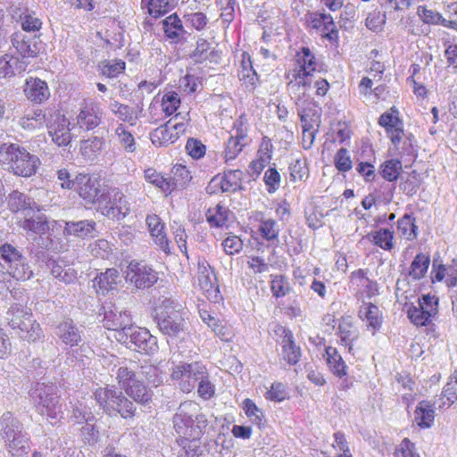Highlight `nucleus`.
<instances>
[{
    "mask_svg": "<svg viewBox=\"0 0 457 457\" xmlns=\"http://www.w3.org/2000/svg\"><path fill=\"white\" fill-rule=\"evenodd\" d=\"M144 177L148 183L160 188L163 193L170 194V185H169L168 177H164L153 168L146 169Z\"/></svg>",
    "mask_w": 457,
    "mask_h": 457,
    "instance_id": "obj_44",
    "label": "nucleus"
},
{
    "mask_svg": "<svg viewBox=\"0 0 457 457\" xmlns=\"http://www.w3.org/2000/svg\"><path fill=\"white\" fill-rule=\"evenodd\" d=\"M216 4L220 10V17L226 22H230L234 19L236 0H216Z\"/></svg>",
    "mask_w": 457,
    "mask_h": 457,
    "instance_id": "obj_60",
    "label": "nucleus"
},
{
    "mask_svg": "<svg viewBox=\"0 0 457 457\" xmlns=\"http://www.w3.org/2000/svg\"><path fill=\"white\" fill-rule=\"evenodd\" d=\"M149 233L155 244L165 253H170V240L164 231L165 223L156 214H148L145 218Z\"/></svg>",
    "mask_w": 457,
    "mask_h": 457,
    "instance_id": "obj_20",
    "label": "nucleus"
},
{
    "mask_svg": "<svg viewBox=\"0 0 457 457\" xmlns=\"http://www.w3.org/2000/svg\"><path fill=\"white\" fill-rule=\"evenodd\" d=\"M180 104V98L176 92H169L162 97V111L166 115L170 116L173 114Z\"/></svg>",
    "mask_w": 457,
    "mask_h": 457,
    "instance_id": "obj_57",
    "label": "nucleus"
},
{
    "mask_svg": "<svg viewBox=\"0 0 457 457\" xmlns=\"http://www.w3.org/2000/svg\"><path fill=\"white\" fill-rule=\"evenodd\" d=\"M28 62L12 55L0 57V78L12 77L24 72Z\"/></svg>",
    "mask_w": 457,
    "mask_h": 457,
    "instance_id": "obj_28",
    "label": "nucleus"
},
{
    "mask_svg": "<svg viewBox=\"0 0 457 457\" xmlns=\"http://www.w3.org/2000/svg\"><path fill=\"white\" fill-rule=\"evenodd\" d=\"M162 23L168 38L179 41L186 34L182 21L176 13L166 17Z\"/></svg>",
    "mask_w": 457,
    "mask_h": 457,
    "instance_id": "obj_33",
    "label": "nucleus"
},
{
    "mask_svg": "<svg viewBox=\"0 0 457 457\" xmlns=\"http://www.w3.org/2000/svg\"><path fill=\"white\" fill-rule=\"evenodd\" d=\"M178 443L181 445L178 457H199L202 454L200 439H185L183 444L181 441Z\"/></svg>",
    "mask_w": 457,
    "mask_h": 457,
    "instance_id": "obj_50",
    "label": "nucleus"
},
{
    "mask_svg": "<svg viewBox=\"0 0 457 457\" xmlns=\"http://www.w3.org/2000/svg\"><path fill=\"white\" fill-rule=\"evenodd\" d=\"M102 213L112 220H121L129 212L130 206L124 194L118 188H112L99 198Z\"/></svg>",
    "mask_w": 457,
    "mask_h": 457,
    "instance_id": "obj_11",
    "label": "nucleus"
},
{
    "mask_svg": "<svg viewBox=\"0 0 457 457\" xmlns=\"http://www.w3.org/2000/svg\"><path fill=\"white\" fill-rule=\"evenodd\" d=\"M408 318L416 326H425L430 320L431 316L425 312L422 307L411 305L407 312Z\"/></svg>",
    "mask_w": 457,
    "mask_h": 457,
    "instance_id": "obj_56",
    "label": "nucleus"
},
{
    "mask_svg": "<svg viewBox=\"0 0 457 457\" xmlns=\"http://www.w3.org/2000/svg\"><path fill=\"white\" fill-rule=\"evenodd\" d=\"M103 120V111L97 103L86 104L77 116V125L85 131L97 128Z\"/></svg>",
    "mask_w": 457,
    "mask_h": 457,
    "instance_id": "obj_18",
    "label": "nucleus"
},
{
    "mask_svg": "<svg viewBox=\"0 0 457 457\" xmlns=\"http://www.w3.org/2000/svg\"><path fill=\"white\" fill-rule=\"evenodd\" d=\"M390 112H384L378 119V124L385 128L386 132L393 145L399 149V144L404 136L403 122L398 117V111L395 107L390 109Z\"/></svg>",
    "mask_w": 457,
    "mask_h": 457,
    "instance_id": "obj_15",
    "label": "nucleus"
},
{
    "mask_svg": "<svg viewBox=\"0 0 457 457\" xmlns=\"http://www.w3.org/2000/svg\"><path fill=\"white\" fill-rule=\"evenodd\" d=\"M120 144L126 152L133 153L136 151V142L133 135L128 131L123 124H119L115 129Z\"/></svg>",
    "mask_w": 457,
    "mask_h": 457,
    "instance_id": "obj_51",
    "label": "nucleus"
},
{
    "mask_svg": "<svg viewBox=\"0 0 457 457\" xmlns=\"http://www.w3.org/2000/svg\"><path fill=\"white\" fill-rule=\"evenodd\" d=\"M370 241L384 250L393 248V233L388 228H381L374 234L368 235Z\"/></svg>",
    "mask_w": 457,
    "mask_h": 457,
    "instance_id": "obj_48",
    "label": "nucleus"
},
{
    "mask_svg": "<svg viewBox=\"0 0 457 457\" xmlns=\"http://www.w3.org/2000/svg\"><path fill=\"white\" fill-rule=\"evenodd\" d=\"M206 374L207 369L201 362H180L173 367L170 378L183 393L188 394L195 389L199 378L206 377Z\"/></svg>",
    "mask_w": 457,
    "mask_h": 457,
    "instance_id": "obj_10",
    "label": "nucleus"
},
{
    "mask_svg": "<svg viewBox=\"0 0 457 457\" xmlns=\"http://www.w3.org/2000/svg\"><path fill=\"white\" fill-rule=\"evenodd\" d=\"M75 184L74 190L78 192L86 204H99L100 184L96 178L87 174H78L75 177Z\"/></svg>",
    "mask_w": 457,
    "mask_h": 457,
    "instance_id": "obj_17",
    "label": "nucleus"
},
{
    "mask_svg": "<svg viewBox=\"0 0 457 457\" xmlns=\"http://www.w3.org/2000/svg\"><path fill=\"white\" fill-rule=\"evenodd\" d=\"M125 393L136 403L146 406L152 401L153 393L140 380L133 382L129 387H125Z\"/></svg>",
    "mask_w": 457,
    "mask_h": 457,
    "instance_id": "obj_34",
    "label": "nucleus"
},
{
    "mask_svg": "<svg viewBox=\"0 0 457 457\" xmlns=\"http://www.w3.org/2000/svg\"><path fill=\"white\" fill-rule=\"evenodd\" d=\"M197 281L199 287L209 293L213 290L214 299L217 301L220 295L218 286L216 285V277L213 270L205 259H199L197 262Z\"/></svg>",
    "mask_w": 457,
    "mask_h": 457,
    "instance_id": "obj_23",
    "label": "nucleus"
},
{
    "mask_svg": "<svg viewBox=\"0 0 457 457\" xmlns=\"http://www.w3.org/2000/svg\"><path fill=\"white\" fill-rule=\"evenodd\" d=\"M8 204L12 212H21L24 216H29L40 211L39 206L32 198L19 191H13L9 195Z\"/></svg>",
    "mask_w": 457,
    "mask_h": 457,
    "instance_id": "obj_22",
    "label": "nucleus"
},
{
    "mask_svg": "<svg viewBox=\"0 0 457 457\" xmlns=\"http://www.w3.org/2000/svg\"><path fill=\"white\" fill-rule=\"evenodd\" d=\"M55 337L65 345L72 348L79 346V351L85 357H89L93 353L87 344H81L83 330L72 320H65L58 323L54 329Z\"/></svg>",
    "mask_w": 457,
    "mask_h": 457,
    "instance_id": "obj_12",
    "label": "nucleus"
},
{
    "mask_svg": "<svg viewBox=\"0 0 457 457\" xmlns=\"http://www.w3.org/2000/svg\"><path fill=\"white\" fill-rule=\"evenodd\" d=\"M142 3L147 4L149 14L154 18H158L168 12V0H142Z\"/></svg>",
    "mask_w": 457,
    "mask_h": 457,
    "instance_id": "obj_59",
    "label": "nucleus"
},
{
    "mask_svg": "<svg viewBox=\"0 0 457 457\" xmlns=\"http://www.w3.org/2000/svg\"><path fill=\"white\" fill-rule=\"evenodd\" d=\"M442 395L443 397L446 398L448 405L453 404L457 400V370L450 377Z\"/></svg>",
    "mask_w": 457,
    "mask_h": 457,
    "instance_id": "obj_61",
    "label": "nucleus"
},
{
    "mask_svg": "<svg viewBox=\"0 0 457 457\" xmlns=\"http://www.w3.org/2000/svg\"><path fill=\"white\" fill-rule=\"evenodd\" d=\"M71 418L77 424H90L96 421L91 409L82 403L73 407Z\"/></svg>",
    "mask_w": 457,
    "mask_h": 457,
    "instance_id": "obj_49",
    "label": "nucleus"
},
{
    "mask_svg": "<svg viewBox=\"0 0 457 457\" xmlns=\"http://www.w3.org/2000/svg\"><path fill=\"white\" fill-rule=\"evenodd\" d=\"M47 120H51L49 111L36 108L21 117L18 123L24 130L35 131L43 129Z\"/></svg>",
    "mask_w": 457,
    "mask_h": 457,
    "instance_id": "obj_26",
    "label": "nucleus"
},
{
    "mask_svg": "<svg viewBox=\"0 0 457 457\" xmlns=\"http://www.w3.org/2000/svg\"><path fill=\"white\" fill-rule=\"evenodd\" d=\"M116 378L120 386L125 390V387H129L133 382L137 381V374L132 369L128 367H120L117 370Z\"/></svg>",
    "mask_w": 457,
    "mask_h": 457,
    "instance_id": "obj_55",
    "label": "nucleus"
},
{
    "mask_svg": "<svg viewBox=\"0 0 457 457\" xmlns=\"http://www.w3.org/2000/svg\"><path fill=\"white\" fill-rule=\"evenodd\" d=\"M9 326L17 330L18 336L29 342H35L42 337L39 323L33 318L32 313L18 304L12 305L7 312Z\"/></svg>",
    "mask_w": 457,
    "mask_h": 457,
    "instance_id": "obj_6",
    "label": "nucleus"
},
{
    "mask_svg": "<svg viewBox=\"0 0 457 457\" xmlns=\"http://www.w3.org/2000/svg\"><path fill=\"white\" fill-rule=\"evenodd\" d=\"M24 93L28 99L38 104L50 96L46 82L38 78H29L26 80Z\"/></svg>",
    "mask_w": 457,
    "mask_h": 457,
    "instance_id": "obj_27",
    "label": "nucleus"
},
{
    "mask_svg": "<svg viewBox=\"0 0 457 457\" xmlns=\"http://www.w3.org/2000/svg\"><path fill=\"white\" fill-rule=\"evenodd\" d=\"M31 401L38 414L46 417L51 424L62 418L60 391L54 383L37 382L29 390Z\"/></svg>",
    "mask_w": 457,
    "mask_h": 457,
    "instance_id": "obj_4",
    "label": "nucleus"
},
{
    "mask_svg": "<svg viewBox=\"0 0 457 457\" xmlns=\"http://www.w3.org/2000/svg\"><path fill=\"white\" fill-rule=\"evenodd\" d=\"M1 265L7 273L17 280L29 279L33 272L26 262V258L13 245L4 244L0 247Z\"/></svg>",
    "mask_w": 457,
    "mask_h": 457,
    "instance_id": "obj_8",
    "label": "nucleus"
},
{
    "mask_svg": "<svg viewBox=\"0 0 457 457\" xmlns=\"http://www.w3.org/2000/svg\"><path fill=\"white\" fill-rule=\"evenodd\" d=\"M95 398L100 408L111 417L120 414L124 419H131L135 415L134 403L113 386L98 388Z\"/></svg>",
    "mask_w": 457,
    "mask_h": 457,
    "instance_id": "obj_5",
    "label": "nucleus"
},
{
    "mask_svg": "<svg viewBox=\"0 0 457 457\" xmlns=\"http://www.w3.org/2000/svg\"><path fill=\"white\" fill-rule=\"evenodd\" d=\"M402 167V162L399 160L391 159L381 164L379 172L383 179L392 182L398 179Z\"/></svg>",
    "mask_w": 457,
    "mask_h": 457,
    "instance_id": "obj_46",
    "label": "nucleus"
},
{
    "mask_svg": "<svg viewBox=\"0 0 457 457\" xmlns=\"http://www.w3.org/2000/svg\"><path fill=\"white\" fill-rule=\"evenodd\" d=\"M104 324L108 329L119 334L132 326V320L129 312L115 309L104 313Z\"/></svg>",
    "mask_w": 457,
    "mask_h": 457,
    "instance_id": "obj_25",
    "label": "nucleus"
},
{
    "mask_svg": "<svg viewBox=\"0 0 457 457\" xmlns=\"http://www.w3.org/2000/svg\"><path fill=\"white\" fill-rule=\"evenodd\" d=\"M109 108L120 120L124 122L129 123L131 126L136 125L137 116L131 107L129 105L113 101L110 104Z\"/></svg>",
    "mask_w": 457,
    "mask_h": 457,
    "instance_id": "obj_43",
    "label": "nucleus"
},
{
    "mask_svg": "<svg viewBox=\"0 0 457 457\" xmlns=\"http://www.w3.org/2000/svg\"><path fill=\"white\" fill-rule=\"evenodd\" d=\"M170 185V193L176 189H182L191 181L192 176L186 166L175 165L171 170V176L168 177Z\"/></svg>",
    "mask_w": 457,
    "mask_h": 457,
    "instance_id": "obj_35",
    "label": "nucleus"
},
{
    "mask_svg": "<svg viewBox=\"0 0 457 457\" xmlns=\"http://www.w3.org/2000/svg\"><path fill=\"white\" fill-rule=\"evenodd\" d=\"M194 401H185L179 404L172 418V425L177 441L183 444L185 439H201L208 425L205 414Z\"/></svg>",
    "mask_w": 457,
    "mask_h": 457,
    "instance_id": "obj_1",
    "label": "nucleus"
},
{
    "mask_svg": "<svg viewBox=\"0 0 457 457\" xmlns=\"http://www.w3.org/2000/svg\"><path fill=\"white\" fill-rule=\"evenodd\" d=\"M338 334L342 345L347 346L349 352H351L353 349V343L359 337L358 328L353 326L351 320L344 319L339 324Z\"/></svg>",
    "mask_w": 457,
    "mask_h": 457,
    "instance_id": "obj_38",
    "label": "nucleus"
},
{
    "mask_svg": "<svg viewBox=\"0 0 457 457\" xmlns=\"http://www.w3.org/2000/svg\"><path fill=\"white\" fill-rule=\"evenodd\" d=\"M64 233L81 238L93 237L96 233V222L88 220L66 221Z\"/></svg>",
    "mask_w": 457,
    "mask_h": 457,
    "instance_id": "obj_29",
    "label": "nucleus"
},
{
    "mask_svg": "<svg viewBox=\"0 0 457 457\" xmlns=\"http://www.w3.org/2000/svg\"><path fill=\"white\" fill-rule=\"evenodd\" d=\"M121 282V276L117 269H107L104 272L99 273L93 280V287L97 294L105 295L106 293L116 290Z\"/></svg>",
    "mask_w": 457,
    "mask_h": 457,
    "instance_id": "obj_21",
    "label": "nucleus"
},
{
    "mask_svg": "<svg viewBox=\"0 0 457 457\" xmlns=\"http://www.w3.org/2000/svg\"><path fill=\"white\" fill-rule=\"evenodd\" d=\"M0 436L4 439L8 450L12 455L14 451H25L28 442L23 435L22 424L10 411H5L0 419Z\"/></svg>",
    "mask_w": 457,
    "mask_h": 457,
    "instance_id": "obj_9",
    "label": "nucleus"
},
{
    "mask_svg": "<svg viewBox=\"0 0 457 457\" xmlns=\"http://www.w3.org/2000/svg\"><path fill=\"white\" fill-rule=\"evenodd\" d=\"M186 312L170 298H164L154 309V320L159 331L171 338H178L187 329Z\"/></svg>",
    "mask_w": 457,
    "mask_h": 457,
    "instance_id": "obj_3",
    "label": "nucleus"
},
{
    "mask_svg": "<svg viewBox=\"0 0 457 457\" xmlns=\"http://www.w3.org/2000/svg\"><path fill=\"white\" fill-rule=\"evenodd\" d=\"M395 457H420L416 451L415 445L408 438H404L395 452Z\"/></svg>",
    "mask_w": 457,
    "mask_h": 457,
    "instance_id": "obj_64",
    "label": "nucleus"
},
{
    "mask_svg": "<svg viewBox=\"0 0 457 457\" xmlns=\"http://www.w3.org/2000/svg\"><path fill=\"white\" fill-rule=\"evenodd\" d=\"M19 225L24 230L37 235L46 234L49 229L48 220L46 215L35 213L29 216H24L23 220L19 221Z\"/></svg>",
    "mask_w": 457,
    "mask_h": 457,
    "instance_id": "obj_30",
    "label": "nucleus"
},
{
    "mask_svg": "<svg viewBox=\"0 0 457 457\" xmlns=\"http://www.w3.org/2000/svg\"><path fill=\"white\" fill-rule=\"evenodd\" d=\"M243 172L240 170H229L225 171L219 181L222 192L234 193L242 190Z\"/></svg>",
    "mask_w": 457,
    "mask_h": 457,
    "instance_id": "obj_31",
    "label": "nucleus"
},
{
    "mask_svg": "<svg viewBox=\"0 0 457 457\" xmlns=\"http://www.w3.org/2000/svg\"><path fill=\"white\" fill-rule=\"evenodd\" d=\"M51 120H47L46 127L52 141L58 146H67L72 136L70 129V120L62 114L55 111H49Z\"/></svg>",
    "mask_w": 457,
    "mask_h": 457,
    "instance_id": "obj_13",
    "label": "nucleus"
},
{
    "mask_svg": "<svg viewBox=\"0 0 457 457\" xmlns=\"http://www.w3.org/2000/svg\"><path fill=\"white\" fill-rule=\"evenodd\" d=\"M435 419L433 405L428 401H421L414 412V420L422 428H430Z\"/></svg>",
    "mask_w": 457,
    "mask_h": 457,
    "instance_id": "obj_32",
    "label": "nucleus"
},
{
    "mask_svg": "<svg viewBox=\"0 0 457 457\" xmlns=\"http://www.w3.org/2000/svg\"><path fill=\"white\" fill-rule=\"evenodd\" d=\"M229 211L221 204H217L214 208H210L206 212V220L211 226L217 228L224 226L228 220Z\"/></svg>",
    "mask_w": 457,
    "mask_h": 457,
    "instance_id": "obj_42",
    "label": "nucleus"
},
{
    "mask_svg": "<svg viewBox=\"0 0 457 457\" xmlns=\"http://www.w3.org/2000/svg\"><path fill=\"white\" fill-rule=\"evenodd\" d=\"M104 145V139L102 137H94L80 142V151L86 158L93 160L101 152Z\"/></svg>",
    "mask_w": 457,
    "mask_h": 457,
    "instance_id": "obj_41",
    "label": "nucleus"
},
{
    "mask_svg": "<svg viewBox=\"0 0 457 457\" xmlns=\"http://www.w3.org/2000/svg\"><path fill=\"white\" fill-rule=\"evenodd\" d=\"M101 73L107 78H115L125 70V62L113 60L112 62H102L99 64Z\"/></svg>",
    "mask_w": 457,
    "mask_h": 457,
    "instance_id": "obj_53",
    "label": "nucleus"
},
{
    "mask_svg": "<svg viewBox=\"0 0 457 457\" xmlns=\"http://www.w3.org/2000/svg\"><path fill=\"white\" fill-rule=\"evenodd\" d=\"M243 122L237 121L235 123V135H232L227 142L224 152L226 162L234 160L247 144V137L243 129Z\"/></svg>",
    "mask_w": 457,
    "mask_h": 457,
    "instance_id": "obj_24",
    "label": "nucleus"
},
{
    "mask_svg": "<svg viewBox=\"0 0 457 457\" xmlns=\"http://www.w3.org/2000/svg\"><path fill=\"white\" fill-rule=\"evenodd\" d=\"M359 317L366 320L369 326L374 329L380 328L382 317L377 305L370 303H363L359 310Z\"/></svg>",
    "mask_w": 457,
    "mask_h": 457,
    "instance_id": "obj_39",
    "label": "nucleus"
},
{
    "mask_svg": "<svg viewBox=\"0 0 457 457\" xmlns=\"http://www.w3.org/2000/svg\"><path fill=\"white\" fill-rule=\"evenodd\" d=\"M0 163L5 170L16 176L29 178L36 174L40 161L24 146L15 143H4L0 145Z\"/></svg>",
    "mask_w": 457,
    "mask_h": 457,
    "instance_id": "obj_2",
    "label": "nucleus"
},
{
    "mask_svg": "<svg viewBox=\"0 0 457 457\" xmlns=\"http://www.w3.org/2000/svg\"><path fill=\"white\" fill-rule=\"evenodd\" d=\"M326 356L327 364L334 375L338 378H342L346 375L347 366L337 348L332 346L327 347Z\"/></svg>",
    "mask_w": 457,
    "mask_h": 457,
    "instance_id": "obj_37",
    "label": "nucleus"
},
{
    "mask_svg": "<svg viewBox=\"0 0 457 457\" xmlns=\"http://www.w3.org/2000/svg\"><path fill=\"white\" fill-rule=\"evenodd\" d=\"M128 269L127 281L138 289L149 288L158 280L157 272L145 264L131 262Z\"/></svg>",
    "mask_w": 457,
    "mask_h": 457,
    "instance_id": "obj_14",
    "label": "nucleus"
},
{
    "mask_svg": "<svg viewBox=\"0 0 457 457\" xmlns=\"http://www.w3.org/2000/svg\"><path fill=\"white\" fill-rule=\"evenodd\" d=\"M137 379L145 378L149 384L158 386L162 382V377L160 376L159 369L150 363L142 364L137 371Z\"/></svg>",
    "mask_w": 457,
    "mask_h": 457,
    "instance_id": "obj_45",
    "label": "nucleus"
},
{
    "mask_svg": "<svg viewBox=\"0 0 457 457\" xmlns=\"http://www.w3.org/2000/svg\"><path fill=\"white\" fill-rule=\"evenodd\" d=\"M116 339L128 348L144 353L145 354H154L158 350L157 338L150 334L146 328L135 326L128 328L119 334H115Z\"/></svg>",
    "mask_w": 457,
    "mask_h": 457,
    "instance_id": "obj_7",
    "label": "nucleus"
},
{
    "mask_svg": "<svg viewBox=\"0 0 457 457\" xmlns=\"http://www.w3.org/2000/svg\"><path fill=\"white\" fill-rule=\"evenodd\" d=\"M429 263V256L424 253L417 254L411 264L409 276L415 280L422 278L428 271Z\"/></svg>",
    "mask_w": 457,
    "mask_h": 457,
    "instance_id": "obj_40",
    "label": "nucleus"
},
{
    "mask_svg": "<svg viewBox=\"0 0 457 457\" xmlns=\"http://www.w3.org/2000/svg\"><path fill=\"white\" fill-rule=\"evenodd\" d=\"M417 14L422 20L423 22L428 24H445L446 19L443 18L442 15L435 10L428 9L426 6H419Z\"/></svg>",
    "mask_w": 457,
    "mask_h": 457,
    "instance_id": "obj_54",
    "label": "nucleus"
},
{
    "mask_svg": "<svg viewBox=\"0 0 457 457\" xmlns=\"http://www.w3.org/2000/svg\"><path fill=\"white\" fill-rule=\"evenodd\" d=\"M209 49H210L209 43L205 39L200 38L197 40L196 47L190 54V57L195 62H202L208 58Z\"/></svg>",
    "mask_w": 457,
    "mask_h": 457,
    "instance_id": "obj_63",
    "label": "nucleus"
},
{
    "mask_svg": "<svg viewBox=\"0 0 457 457\" xmlns=\"http://www.w3.org/2000/svg\"><path fill=\"white\" fill-rule=\"evenodd\" d=\"M275 333L281 338L278 342L282 348V358L289 364L295 365L302 355L300 346L294 341L293 333L281 325H278Z\"/></svg>",
    "mask_w": 457,
    "mask_h": 457,
    "instance_id": "obj_16",
    "label": "nucleus"
},
{
    "mask_svg": "<svg viewBox=\"0 0 457 457\" xmlns=\"http://www.w3.org/2000/svg\"><path fill=\"white\" fill-rule=\"evenodd\" d=\"M291 179L294 181L303 180L308 177V168L305 161L295 160L289 166Z\"/></svg>",
    "mask_w": 457,
    "mask_h": 457,
    "instance_id": "obj_62",
    "label": "nucleus"
},
{
    "mask_svg": "<svg viewBox=\"0 0 457 457\" xmlns=\"http://www.w3.org/2000/svg\"><path fill=\"white\" fill-rule=\"evenodd\" d=\"M270 289L277 298L285 296L290 290L287 279L284 276H275L270 282Z\"/></svg>",
    "mask_w": 457,
    "mask_h": 457,
    "instance_id": "obj_58",
    "label": "nucleus"
},
{
    "mask_svg": "<svg viewBox=\"0 0 457 457\" xmlns=\"http://www.w3.org/2000/svg\"><path fill=\"white\" fill-rule=\"evenodd\" d=\"M150 139L155 146H167L176 141V134H172L170 121L156 128L150 133Z\"/></svg>",
    "mask_w": 457,
    "mask_h": 457,
    "instance_id": "obj_36",
    "label": "nucleus"
},
{
    "mask_svg": "<svg viewBox=\"0 0 457 457\" xmlns=\"http://www.w3.org/2000/svg\"><path fill=\"white\" fill-rule=\"evenodd\" d=\"M21 28L27 32L38 31L42 27V21L40 19L35 16L33 11L25 9L19 16Z\"/></svg>",
    "mask_w": 457,
    "mask_h": 457,
    "instance_id": "obj_47",
    "label": "nucleus"
},
{
    "mask_svg": "<svg viewBox=\"0 0 457 457\" xmlns=\"http://www.w3.org/2000/svg\"><path fill=\"white\" fill-rule=\"evenodd\" d=\"M397 228L408 240H412L417 237V226L414 223V219L408 214H405L397 222Z\"/></svg>",
    "mask_w": 457,
    "mask_h": 457,
    "instance_id": "obj_52",
    "label": "nucleus"
},
{
    "mask_svg": "<svg viewBox=\"0 0 457 457\" xmlns=\"http://www.w3.org/2000/svg\"><path fill=\"white\" fill-rule=\"evenodd\" d=\"M11 41L22 60L36 57L40 52L41 41L37 37H29L19 31L12 34Z\"/></svg>",
    "mask_w": 457,
    "mask_h": 457,
    "instance_id": "obj_19",
    "label": "nucleus"
}]
</instances>
